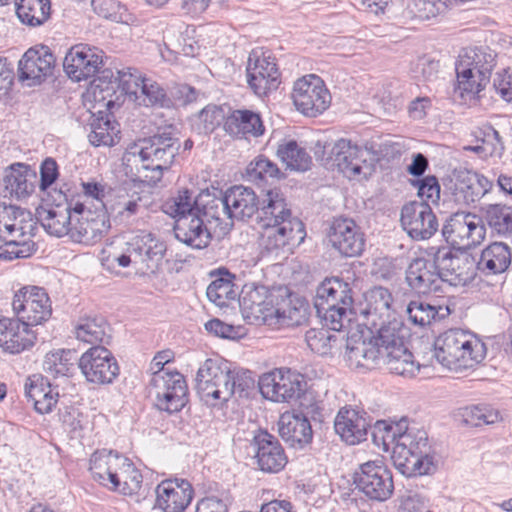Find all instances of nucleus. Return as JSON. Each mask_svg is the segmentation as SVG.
<instances>
[{
  "mask_svg": "<svg viewBox=\"0 0 512 512\" xmlns=\"http://www.w3.org/2000/svg\"><path fill=\"white\" fill-rule=\"evenodd\" d=\"M108 326L102 317H87L80 319L75 326V336L79 341L98 346V343L108 342Z\"/></svg>",
  "mask_w": 512,
  "mask_h": 512,
  "instance_id": "obj_53",
  "label": "nucleus"
},
{
  "mask_svg": "<svg viewBox=\"0 0 512 512\" xmlns=\"http://www.w3.org/2000/svg\"><path fill=\"white\" fill-rule=\"evenodd\" d=\"M442 235L453 246L469 248L484 240L486 229L478 215L470 212H456L444 223Z\"/></svg>",
  "mask_w": 512,
  "mask_h": 512,
  "instance_id": "obj_11",
  "label": "nucleus"
},
{
  "mask_svg": "<svg viewBox=\"0 0 512 512\" xmlns=\"http://www.w3.org/2000/svg\"><path fill=\"white\" fill-rule=\"evenodd\" d=\"M302 376L291 369H275L264 373L258 380L262 396L274 402H286L299 397L302 388Z\"/></svg>",
  "mask_w": 512,
  "mask_h": 512,
  "instance_id": "obj_14",
  "label": "nucleus"
},
{
  "mask_svg": "<svg viewBox=\"0 0 512 512\" xmlns=\"http://www.w3.org/2000/svg\"><path fill=\"white\" fill-rule=\"evenodd\" d=\"M224 130L236 139L258 138L265 132L259 113L250 109L232 110L224 121Z\"/></svg>",
  "mask_w": 512,
  "mask_h": 512,
  "instance_id": "obj_33",
  "label": "nucleus"
},
{
  "mask_svg": "<svg viewBox=\"0 0 512 512\" xmlns=\"http://www.w3.org/2000/svg\"><path fill=\"white\" fill-rule=\"evenodd\" d=\"M381 363L393 374L412 378L420 371V365L414 361L413 354L404 346L389 350L381 357Z\"/></svg>",
  "mask_w": 512,
  "mask_h": 512,
  "instance_id": "obj_47",
  "label": "nucleus"
},
{
  "mask_svg": "<svg viewBox=\"0 0 512 512\" xmlns=\"http://www.w3.org/2000/svg\"><path fill=\"white\" fill-rule=\"evenodd\" d=\"M238 296L242 316L251 323L271 324L274 316H279V309L273 303V295L263 285L247 283Z\"/></svg>",
  "mask_w": 512,
  "mask_h": 512,
  "instance_id": "obj_10",
  "label": "nucleus"
},
{
  "mask_svg": "<svg viewBox=\"0 0 512 512\" xmlns=\"http://www.w3.org/2000/svg\"><path fill=\"white\" fill-rule=\"evenodd\" d=\"M406 312L408 320L419 327L430 325L433 321L444 319L450 314L447 306H434L422 300L411 301Z\"/></svg>",
  "mask_w": 512,
  "mask_h": 512,
  "instance_id": "obj_50",
  "label": "nucleus"
},
{
  "mask_svg": "<svg viewBox=\"0 0 512 512\" xmlns=\"http://www.w3.org/2000/svg\"><path fill=\"white\" fill-rule=\"evenodd\" d=\"M177 240L194 249L206 248L212 239L206 220L198 213L179 217L174 226Z\"/></svg>",
  "mask_w": 512,
  "mask_h": 512,
  "instance_id": "obj_32",
  "label": "nucleus"
},
{
  "mask_svg": "<svg viewBox=\"0 0 512 512\" xmlns=\"http://www.w3.org/2000/svg\"><path fill=\"white\" fill-rule=\"evenodd\" d=\"M277 155L291 170L306 171L312 164V158L307 150L295 140L280 143L277 148Z\"/></svg>",
  "mask_w": 512,
  "mask_h": 512,
  "instance_id": "obj_52",
  "label": "nucleus"
},
{
  "mask_svg": "<svg viewBox=\"0 0 512 512\" xmlns=\"http://www.w3.org/2000/svg\"><path fill=\"white\" fill-rule=\"evenodd\" d=\"M370 422L364 410L342 407L334 420L335 432L349 445L366 440Z\"/></svg>",
  "mask_w": 512,
  "mask_h": 512,
  "instance_id": "obj_26",
  "label": "nucleus"
},
{
  "mask_svg": "<svg viewBox=\"0 0 512 512\" xmlns=\"http://www.w3.org/2000/svg\"><path fill=\"white\" fill-rule=\"evenodd\" d=\"M393 297L391 292L382 286H375L366 294V308L363 314L367 318L366 325L376 328L377 320H383L390 317L391 304Z\"/></svg>",
  "mask_w": 512,
  "mask_h": 512,
  "instance_id": "obj_46",
  "label": "nucleus"
},
{
  "mask_svg": "<svg viewBox=\"0 0 512 512\" xmlns=\"http://www.w3.org/2000/svg\"><path fill=\"white\" fill-rule=\"evenodd\" d=\"M401 224L414 240H425L438 230V221L431 207L423 202H411L403 206Z\"/></svg>",
  "mask_w": 512,
  "mask_h": 512,
  "instance_id": "obj_18",
  "label": "nucleus"
},
{
  "mask_svg": "<svg viewBox=\"0 0 512 512\" xmlns=\"http://www.w3.org/2000/svg\"><path fill=\"white\" fill-rule=\"evenodd\" d=\"M78 361L76 352L73 350H58L46 354L43 361V370L53 378L69 376L74 370Z\"/></svg>",
  "mask_w": 512,
  "mask_h": 512,
  "instance_id": "obj_54",
  "label": "nucleus"
},
{
  "mask_svg": "<svg viewBox=\"0 0 512 512\" xmlns=\"http://www.w3.org/2000/svg\"><path fill=\"white\" fill-rule=\"evenodd\" d=\"M478 216L484 228L488 227L492 235L505 238L512 236L511 206L501 203L486 204L481 207Z\"/></svg>",
  "mask_w": 512,
  "mask_h": 512,
  "instance_id": "obj_42",
  "label": "nucleus"
},
{
  "mask_svg": "<svg viewBox=\"0 0 512 512\" xmlns=\"http://www.w3.org/2000/svg\"><path fill=\"white\" fill-rule=\"evenodd\" d=\"M110 219L104 209L87 212L83 218H77L70 230L72 241L85 245L99 242L109 231Z\"/></svg>",
  "mask_w": 512,
  "mask_h": 512,
  "instance_id": "obj_27",
  "label": "nucleus"
},
{
  "mask_svg": "<svg viewBox=\"0 0 512 512\" xmlns=\"http://www.w3.org/2000/svg\"><path fill=\"white\" fill-rule=\"evenodd\" d=\"M133 101L146 107L172 108L175 105L165 89L157 81L148 77L142 80L137 98Z\"/></svg>",
  "mask_w": 512,
  "mask_h": 512,
  "instance_id": "obj_51",
  "label": "nucleus"
},
{
  "mask_svg": "<svg viewBox=\"0 0 512 512\" xmlns=\"http://www.w3.org/2000/svg\"><path fill=\"white\" fill-rule=\"evenodd\" d=\"M255 464L265 473H278L287 464V456L279 440L266 430L254 432L251 440Z\"/></svg>",
  "mask_w": 512,
  "mask_h": 512,
  "instance_id": "obj_17",
  "label": "nucleus"
},
{
  "mask_svg": "<svg viewBox=\"0 0 512 512\" xmlns=\"http://www.w3.org/2000/svg\"><path fill=\"white\" fill-rule=\"evenodd\" d=\"M226 193L222 191H201L194 199L195 209L209 224L212 220L229 219Z\"/></svg>",
  "mask_w": 512,
  "mask_h": 512,
  "instance_id": "obj_45",
  "label": "nucleus"
},
{
  "mask_svg": "<svg viewBox=\"0 0 512 512\" xmlns=\"http://www.w3.org/2000/svg\"><path fill=\"white\" fill-rule=\"evenodd\" d=\"M15 6L19 20L25 25L38 27L50 18V0H16Z\"/></svg>",
  "mask_w": 512,
  "mask_h": 512,
  "instance_id": "obj_48",
  "label": "nucleus"
},
{
  "mask_svg": "<svg viewBox=\"0 0 512 512\" xmlns=\"http://www.w3.org/2000/svg\"><path fill=\"white\" fill-rule=\"evenodd\" d=\"M246 77L250 89L260 97L276 90L280 83L275 59L259 50H253L249 54Z\"/></svg>",
  "mask_w": 512,
  "mask_h": 512,
  "instance_id": "obj_16",
  "label": "nucleus"
},
{
  "mask_svg": "<svg viewBox=\"0 0 512 512\" xmlns=\"http://www.w3.org/2000/svg\"><path fill=\"white\" fill-rule=\"evenodd\" d=\"M511 263L512 252L510 246L504 242L495 241L481 251L475 269L486 276L499 275L506 272Z\"/></svg>",
  "mask_w": 512,
  "mask_h": 512,
  "instance_id": "obj_37",
  "label": "nucleus"
},
{
  "mask_svg": "<svg viewBox=\"0 0 512 512\" xmlns=\"http://www.w3.org/2000/svg\"><path fill=\"white\" fill-rule=\"evenodd\" d=\"M91 131L88 134L89 142L95 146H113L120 139L119 124L115 121L112 114L98 111L93 114L90 122Z\"/></svg>",
  "mask_w": 512,
  "mask_h": 512,
  "instance_id": "obj_44",
  "label": "nucleus"
},
{
  "mask_svg": "<svg viewBox=\"0 0 512 512\" xmlns=\"http://www.w3.org/2000/svg\"><path fill=\"white\" fill-rule=\"evenodd\" d=\"M117 478L116 483L109 486L110 490L120 491L125 495H132L139 492L143 480L142 474L126 457L125 463H122L118 470Z\"/></svg>",
  "mask_w": 512,
  "mask_h": 512,
  "instance_id": "obj_56",
  "label": "nucleus"
},
{
  "mask_svg": "<svg viewBox=\"0 0 512 512\" xmlns=\"http://www.w3.org/2000/svg\"><path fill=\"white\" fill-rule=\"evenodd\" d=\"M434 355L442 366L461 371L479 364L486 356V347L472 333L450 329L436 338Z\"/></svg>",
  "mask_w": 512,
  "mask_h": 512,
  "instance_id": "obj_3",
  "label": "nucleus"
},
{
  "mask_svg": "<svg viewBox=\"0 0 512 512\" xmlns=\"http://www.w3.org/2000/svg\"><path fill=\"white\" fill-rule=\"evenodd\" d=\"M496 55L487 46H475L462 49L455 64V70H460L462 78L468 79L470 71L477 73V77L490 80L491 72L495 66ZM467 82V80H464Z\"/></svg>",
  "mask_w": 512,
  "mask_h": 512,
  "instance_id": "obj_31",
  "label": "nucleus"
},
{
  "mask_svg": "<svg viewBox=\"0 0 512 512\" xmlns=\"http://www.w3.org/2000/svg\"><path fill=\"white\" fill-rule=\"evenodd\" d=\"M246 175L249 181L256 184L280 180L284 177L277 164L265 156H258L251 161L246 168Z\"/></svg>",
  "mask_w": 512,
  "mask_h": 512,
  "instance_id": "obj_55",
  "label": "nucleus"
},
{
  "mask_svg": "<svg viewBox=\"0 0 512 512\" xmlns=\"http://www.w3.org/2000/svg\"><path fill=\"white\" fill-rule=\"evenodd\" d=\"M150 386L151 393L155 396V406L161 411L170 414L178 412L188 401L186 381L177 371L154 373Z\"/></svg>",
  "mask_w": 512,
  "mask_h": 512,
  "instance_id": "obj_8",
  "label": "nucleus"
},
{
  "mask_svg": "<svg viewBox=\"0 0 512 512\" xmlns=\"http://www.w3.org/2000/svg\"><path fill=\"white\" fill-rule=\"evenodd\" d=\"M364 151L350 140H338L331 150L332 165L348 178L361 174Z\"/></svg>",
  "mask_w": 512,
  "mask_h": 512,
  "instance_id": "obj_36",
  "label": "nucleus"
},
{
  "mask_svg": "<svg viewBox=\"0 0 512 512\" xmlns=\"http://www.w3.org/2000/svg\"><path fill=\"white\" fill-rule=\"evenodd\" d=\"M412 185L417 188V194L422 199L421 202L438 204L440 200V184L435 176L429 175L415 180L412 182Z\"/></svg>",
  "mask_w": 512,
  "mask_h": 512,
  "instance_id": "obj_64",
  "label": "nucleus"
},
{
  "mask_svg": "<svg viewBox=\"0 0 512 512\" xmlns=\"http://www.w3.org/2000/svg\"><path fill=\"white\" fill-rule=\"evenodd\" d=\"M260 225L271 226L273 223L298 219L292 216L291 209L283 193L278 189L267 191L257 213Z\"/></svg>",
  "mask_w": 512,
  "mask_h": 512,
  "instance_id": "obj_39",
  "label": "nucleus"
},
{
  "mask_svg": "<svg viewBox=\"0 0 512 512\" xmlns=\"http://www.w3.org/2000/svg\"><path fill=\"white\" fill-rule=\"evenodd\" d=\"M493 187V183L484 175L460 170L454 174L451 187L454 200L463 205H470L479 201Z\"/></svg>",
  "mask_w": 512,
  "mask_h": 512,
  "instance_id": "obj_24",
  "label": "nucleus"
},
{
  "mask_svg": "<svg viewBox=\"0 0 512 512\" xmlns=\"http://www.w3.org/2000/svg\"><path fill=\"white\" fill-rule=\"evenodd\" d=\"M125 456L105 449L94 452L90 458L89 470L95 481L109 489L118 478L117 473Z\"/></svg>",
  "mask_w": 512,
  "mask_h": 512,
  "instance_id": "obj_38",
  "label": "nucleus"
},
{
  "mask_svg": "<svg viewBox=\"0 0 512 512\" xmlns=\"http://www.w3.org/2000/svg\"><path fill=\"white\" fill-rule=\"evenodd\" d=\"M56 58L46 45L29 48L18 62V80L28 87L40 85L53 75Z\"/></svg>",
  "mask_w": 512,
  "mask_h": 512,
  "instance_id": "obj_13",
  "label": "nucleus"
},
{
  "mask_svg": "<svg viewBox=\"0 0 512 512\" xmlns=\"http://www.w3.org/2000/svg\"><path fill=\"white\" fill-rule=\"evenodd\" d=\"M457 75V86L455 92L459 93L462 99L471 100L475 99L476 96L486 87L490 80H484L483 77H477V73L470 71L468 73L467 82H464L465 78H462L460 70H456Z\"/></svg>",
  "mask_w": 512,
  "mask_h": 512,
  "instance_id": "obj_63",
  "label": "nucleus"
},
{
  "mask_svg": "<svg viewBox=\"0 0 512 512\" xmlns=\"http://www.w3.org/2000/svg\"><path fill=\"white\" fill-rule=\"evenodd\" d=\"M78 366L87 381L110 384L119 375L118 363L104 346H92L78 359Z\"/></svg>",
  "mask_w": 512,
  "mask_h": 512,
  "instance_id": "obj_15",
  "label": "nucleus"
},
{
  "mask_svg": "<svg viewBox=\"0 0 512 512\" xmlns=\"http://www.w3.org/2000/svg\"><path fill=\"white\" fill-rule=\"evenodd\" d=\"M409 287L418 294L436 293L441 290L440 276L434 257L413 259L406 270Z\"/></svg>",
  "mask_w": 512,
  "mask_h": 512,
  "instance_id": "obj_28",
  "label": "nucleus"
},
{
  "mask_svg": "<svg viewBox=\"0 0 512 512\" xmlns=\"http://www.w3.org/2000/svg\"><path fill=\"white\" fill-rule=\"evenodd\" d=\"M192 485L185 479H166L156 487V505L164 512H183L193 498Z\"/></svg>",
  "mask_w": 512,
  "mask_h": 512,
  "instance_id": "obj_25",
  "label": "nucleus"
},
{
  "mask_svg": "<svg viewBox=\"0 0 512 512\" xmlns=\"http://www.w3.org/2000/svg\"><path fill=\"white\" fill-rule=\"evenodd\" d=\"M37 173L30 165L13 163L4 171L1 182L3 196L16 200L30 197L37 185Z\"/></svg>",
  "mask_w": 512,
  "mask_h": 512,
  "instance_id": "obj_22",
  "label": "nucleus"
},
{
  "mask_svg": "<svg viewBox=\"0 0 512 512\" xmlns=\"http://www.w3.org/2000/svg\"><path fill=\"white\" fill-rule=\"evenodd\" d=\"M229 219L245 221L258 213L259 200L253 189L242 185L225 191Z\"/></svg>",
  "mask_w": 512,
  "mask_h": 512,
  "instance_id": "obj_35",
  "label": "nucleus"
},
{
  "mask_svg": "<svg viewBox=\"0 0 512 512\" xmlns=\"http://www.w3.org/2000/svg\"><path fill=\"white\" fill-rule=\"evenodd\" d=\"M36 335L19 317L0 319V348L3 352L19 354L32 347Z\"/></svg>",
  "mask_w": 512,
  "mask_h": 512,
  "instance_id": "obj_29",
  "label": "nucleus"
},
{
  "mask_svg": "<svg viewBox=\"0 0 512 512\" xmlns=\"http://www.w3.org/2000/svg\"><path fill=\"white\" fill-rule=\"evenodd\" d=\"M181 142L173 130H163L131 146L124 154V160L133 162L138 171H151L145 175L149 183L160 181L164 170H168L180 155Z\"/></svg>",
  "mask_w": 512,
  "mask_h": 512,
  "instance_id": "obj_2",
  "label": "nucleus"
},
{
  "mask_svg": "<svg viewBox=\"0 0 512 512\" xmlns=\"http://www.w3.org/2000/svg\"><path fill=\"white\" fill-rule=\"evenodd\" d=\"M329 242L341 255L355 257L365 247V237L356 222L349 218H336L328 234Z\"/></svg>",
  "mask_w": 512,
  "mask_h": 512,
  "instance_id": "obj_19",
  "label": "nucleus"
},
{
  "mask_svg": "<svg viewBox=\"0 0 512 512\" xmlns=\"http://www.w3.org/2000/svg\"><path fill=\"white\" fill-rule=\"evenodd\" d=\"M25 395L39 414L50 413L58 401V392L41 375H33L25 384Z\"/></svg>",
  "mask_w": 512,
  "mask_h": 512,
  "instance_id": "obj_40",
  "label": "nucleus"
},
{
  "mask_svg": "<svg viewBox=\"0 0 512 512\" xmlns=\"http://www.w3.org/2000/svg\"><path fill=\"white\" fill-rule=\"evenodd\" d=\"M345 358L351 368L374 369L381 363L380 350L367 331H356L348 335Z\"/></svg>",
  "mask_w": 512,
  "mask_h": 512,
  "instance_id": "obj_23",
  "label": "nucleus"
},
{
  "mask_svg": "<svg viewBox=\"0 0 512 512\" xmlns=\"http://www.w3.org/2000/svg\"><path fill=\"white\" fill-rule=\"evenodd\" d=\"M235 275L227 270H219V273L207 287L206 295L208 299L216 306H228L230 300H235L238 294V289L235 287L233 280Z\"/></svg>",
  "mask_w": 512,
  "mask_h": 512,
  "instance_id": "obj_49",
  "label": "nucleus"
},
{
  "mask_svg": "<svg viewBox=\"0 0 512 512\" xmlns=\"http://www.w3.org/2000/svg\"><path fill=\"white\" fill-rule=\"evenodd\" d=\"M255 387V376L250 370L243 368L230 369L229 392L230 397H248Z\"/></svg>",
  "mask_w": 512,
  "mask_h": 512,
  "instance_id": "obj_60",
  "label": "nucleus"
},
{
  "mask_svg": "<svg viewBox=\"0 0 512 512\" xmlns=\"http://www.w3.org/2000/svg\"><path fill=\"white\" fill-rule=\"evenodd\" d=\"M101 64L102 56L97 48L79 44L66 53L63 68L71 79L81 81L99 72Z\"/></svg>",
  "mask_w": 512,
  "mask_h": 512,
  "instance_id": "obj_21",
  "label": "nucleus"
},
{
  "mask_svg": "<svg viewBox=\"0 0 512 512\" xmlns=\"http://www.w3.org/2000/svg\"><path fill=\"white\" fill-rule=\"evenodd\" d=\"M35 252V243L31 239H6L0 246V259L11 261L30 257Z\"/></svg>",
  "mask_w": 512,
  "mask_h": 512,
  "instance_id": "obj_62",
  "label": "nucleus"
},
{
  "mask_svg": "<svg viewBox=\"0 0 512 512\" xmlns=\"http://www.w3.org/2000/svg\"><path fill=\"white\" fill-rule=\"evenodd\" d=\"M12 308L17 317L29 327L47 321L52 313L47 292L37 286H27L15 293Z\"/></svg>",
  "mask_w": 512,
  "mask_h": 512,
  "instance_id": "obj_12",
  "label": "nucleus"
},
{
  "mask_svg": "<svg viewBox=\"0 0 512 512\" xmlns=\"http://www.w3.org/2000/svg\"><path fill=\"white\" fill-rule=\"evenodd\" d=\"M353 303L351 284L338 277L326 278L317 287L314 297L317 315L333 331H340L350 323Z\"/></svg>",
  "mask_w": 512,
  "mask_h": 512,
  "instance_id": "obj_4",
  "label": "nucleus"
},
{
  "mask_svg": "<svg viewBox=\"0 0 512 512\" xmlns=\"http://www.w3.org/2000/svg\"><path fill=\"white\" fill-rule=\"evenodd\" d=\"M428 254L434 257L441 283L465 286L474 279L476 261L471 255L449 247H431Z\"/></svg>",
  "mask_w": 512,
  "mask_h": 512,
  "instance_id": "obj_6",
  "label": "nucleus"
},
{
  "mask_svg": "<svg viewBox=\"0 0 512 512\" xmlns=\"http://www.w3.org/2000/svg\"><path fill=\"white\" fill-rule=\"evenodd\" d=\"M292 99L298 111L316 117L329 107L331 95L321 78L310 74L294 83Z\"/></svg>",
  "mask_w": 512,
  "mask_h": 512,
  "instance_id": "obj_9",
  "label": "nucleus"
},
{
  "mask_svg": "<svg viewBox=\"0 0 512 512\" xmlns=\"http://www.w3.org/2000/svg\"><path fill=\"white\" fill-rule=\"evenodd\" d=\"M353 482L366 497L379 502L389 499L394 491L392 473L382 459L360 464L353 474Z\"/></svg>",
  "mask_w": 512,
  "mask_h": 512,
  "instance_id": "obj_7",
  "label": "nucleus"
},
{
  "mask_svg": "<svg viewBox=\"0 0 512 512\" xmlns=\"http://www.w3.org/2000/svg\"><path fill=\"white\" fill-rule=\"evenodd\" d=\"M281 438L291 447L302 448L313 438L310 421L302 413L285 412L278 421Z\"/></svg>",
  "mask_w": 512,
  "mask_h": 512,
  "instance_id": "obj_34",
  "label": "nucleus"
},
{
  "mask_svg": "<svg viewBox=\"0 0 512 512\" xmlns=\"http://www.w3.org/2000/svg\"><path fill=\"white\" fill-rule=\"evenodd\" d=\"M36 218L50 235L56 237L70 236L74 218L63 205L40 206L36 209Z\"/></svg>",
  "mask_w": 512,
  "mask_h": 512,
  "instance_id": "obj_41",
  "label": "nucleus"
},
{
  "mask_svg": "<svg viewBox=\"0 0 512 512\" xmlns=\"http://www.w3.org/2000/svg\"><path fill=\"white\" fill-rule=\"evenodd\" d=\"M260 245L268 252L300 244L305 237L304 224L299 219H291L263 226Z\"/></svg>",
  "mask_w": 512,
  "mask_h": 512,
  "instance_id": "obj_20",
  "label": "nucleus"
},
{
  "mask_svg": "<svg viewBox=\"0 0 512 512\" xmlns=\"http://www.w3.org/2000/svg\"><path fill=\"white\" fill-rule=\"evenodd\" d=\"M194 199L195 198L189 190H181L176 196L163 203L162 210L167 215L176 218V220L184 215H193L197 213Z\"/></svg>",
  "mask_w": 512,
  "mask_h": 512,
  "instance_id": "obj_58",
  "label": "nucleus"
},
{
  "mask_svg": "<svg viewBox=\"0 0 512 512\" xmlns=\"http://www.w3.org/2000/svg\"><path fill=\"white\" fill-rule=\"evenodd\" d=\"M367 329V332L373 342V344L380 350V358L387 354L389 350L400 348L404 346V339L406 337L407 329L401 321L393 319L387 323H382L379 328Z\"/></svg>",
  "mask_w": 512,
  "mask_h": 512,
  "instance_id": "obj_43",
  "label": "nucleus"
},
{
  "mask_svg": "<svg viewBox=\"0 0 512 512\" xmlns=\"http://www.w3.org/2000/svg\"><path fill=\"white\" fill-rule=\"evenodd\" d=\"M127 251L146 270L154 271L161 264L166 252V244L151 233L141 232L127 242Z\"/></svg>",
  "mask_w": 512,
  "mask_h": 512,
  "instance_id": "obj_30",
  "label": "nucleus"
},
{
  "mask_svg": "<svg viewBox=\"0 0 512 512\" xmlns=\"http://www.w3.org/2000/svg\"><path fill=\"white\" fill-rule=\"evenodd\" d=\"M369 428L373 442L384 451L391 450L393 464L403 475L422 476L436 470L427 433L409 428L406 418L393 423L379 420Z\"/></svg>",
  "mask_w": 512,
  "mask_h": 512,
  "instance_id": "obj_1",
  "label": "nucleus"
},
{
  "mask_svg": "<svg viewBox=\"0 0 512 512\" xmlns=\"http://www.w3.org/2000/svg\"><path fill=\"white\" fill-rule=\"evenodd\" d=\"M329 330V328H312L306 332L305 341L311 351L322 356L330 353L337 338L335 335L331 334Z\"/></svg>",
  "mask_w": 512,
  "mask_h": 512,
  "instance_id": "obj_61",
  "label": "nucleus"
},
{
  "mask_svg": "<svg viewBox=\"0 0 512 512\" xmlns=\"http://www.w3.org/2000/svg\"><path fill=\"white\" fill-rule=\"evenodd\" d=\"M457 415L463 423L475 427L494 424L500 419L499 411L485 404L462 407Z\"/></svg>",
  "mask_w": 512,
  "mask_h": 512,
  "instance_id": "obj_57",
  "label": "nucleus"
},
{
  "mask_svg": "<svg viewBox=\"0 0 512 512\" xmlns=\"http://www.w3.org/2000/svg\"><path fill=\"white\" fill-rule=\"evenodd\" d=\"M230 367L227 362L219 359H207L198 369L196 375V391L201 400L208 405L216 401H228Z\"/></svg>",
  "mask_w": 512,
  "mask_h": 512,
  "instance_id": "obj_5",
  "label": "nucleus"
},
{
  "mask_svg": "<svg viewBox=\"0 0 512 512\" xmlns=\"http://www.w3.org/2000/svg\"><path fill=\"white\" fill-rule=\"evenodd\" d=\"M146 77L142 76L136 69L127 68L117 70V76L114 81L116 89H121L131 100L137 98V94L142 86V80Z\"/></svg>",
  "mask_w": 512,
  "mask_h": 512,
  "instance_id": "obj_59",
  "label": "nucleus"
}]
</instances>
